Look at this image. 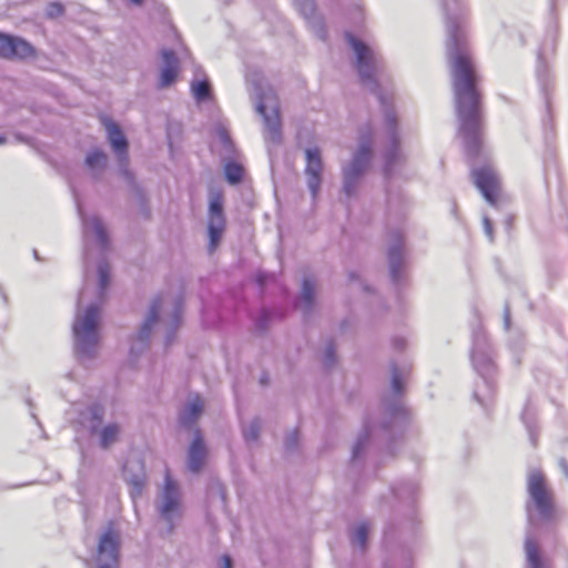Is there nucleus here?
Wrapping results in <instances>:
<instances>
[{
  "label": "nucleus",
  "instance_id": "49",
  "mask_svg": "<svg viewBox=\"0 0 568 568\" xmlns=\"http://www.w3.org/2000/svg\"><path fill=\"white\" fill-rule=\"evenodd\" d=\"M267 381H268L267 376H266V375H264V376H262V377H261V381H260V382H261V384H263V385H264V384H266V383H267Z\"/></svg>",
  "mask_w": 568,
  "mask_h": 568
},
{
  "label": "nucleus",
  "instance_id": "53",
  "mask_svg": "<svg viewBox=\"0 0 568 568\" xmlns=\"http://www.w3.org/2000/svg\"><path fill=\"white\" fill-rule=\"evenodd\" d=\"M363 290H364V291H366V292H368V291H369V287H368L367 285H364V286H363Z\"/></svg>",
  "mask_w": 568,
  "mask_h": 568
},
{
  "label": "nucleus",
  "instance_id": "27",
  "mask_svg": "<svg viewBox=\"0 0 568 568\" xmlns=\"http://www.w3.org/2000/svg\"><path fill=\"white\" fill-rule=\"evenodd\" d=\"M525 554L527 568H550L542 559L539 547L535 541L534 534L530 529L527 531L525 540Z\"/></svg>",
  "mask_w": 568,
  "mask_h": 568
},
{
  "label": "nucleus",
  "instance_id": "41",
  "mask_svg": "<svg viewBox=\"0 0 568 568\" xmlns=\"http://www.w3.org/2000/svg\"><path fill=\"white\" fill-rule=\"evenodd\" d=\"M392 343L396 349H403L406 345L405 338L399 336L394 337Z\"/></svg>",
  "mask_w": 568,
  "mask_h": 568
},
{
  "label": "nucleus",
  "instance_id": "39",
  "mask_svg": "<svg viewBox=\"0 0 568 568\" xmlns=\"http://www.w3.org/2000/svg\"><path fill=\"white\" fill-rule=\"evenodd\" d=\"M220 568H233V560L229 555H223L219 562Z\"/></svg>",
  "mask_w": 568,
  "mask_h": 568
},
{
  "label": "nucleus",
  "instance_id": "52",
  "mask_svg": "<svg viewBox=\"0 0 568 568\" xmlns=\"http://www.w3.org/2000/svg\"><path fill=\"white\" fill-rule=\"evenodd\" d=\"M33 254H34V257H36L37 260H40V257H39V255H38V252H37L36 250L33 251Z\"/></svg>",
  "mask_w": 568,
  "mask_h": 568
},
{
  "label": "nucleus",
  "instance_id": "7",
  "mask_svg": "<svg viewBox=\"0 0 568 568\" xmlns=\"http://www.w3.org/2000/svg\"><path fill=\"white\" fill-rule=\"evenodd\" d=\"M474 369L481 378V384H477L474 390V398L483 406L487 407L495 397V373L494 352L488 343L486 333L481 329L473 332V349L470 354Z\"/></svg>",
  "mask_w": 568,
  "mask_h": 568
},
{
  "label": "nucleus",
  "instance_id": "23",
  "mask_svg": "<svg viewBox=\"0 0 568 568\" xmlns=\"http://www.w3.org/2000/svg\"><path fill=\"white\" fill-rule=\"evenodd\" d=\"M206 455L207 450L202 434L199 429H195L193 440L187 449V469L193 474L200 473Z\"/></svg>",
  "mask_w": 568,
  "mask_h": 568
},
{
  "label": "nucleus",
  "instance_id": "36",
  "mask_svg": "<svg viewBox=\"0 0 568 568\" xmlns=\"http://www.w3.org/2000/svg\"><path fill=\"white\" fill-rule=\"evenodd\" d=\"M298 445V433L297 430H292L285 437L284 446L286 452H293L296 449Z\"/></svg>",
  "mask_w": 568,
  "mask_h": 568
},
{
  "label": "nucleus",
  "instance_id": "51",
  "mask_svg": "<svg viewBox=\"0 0 568 568\" xmlns=\"http://www.w3.org/2000/svg\"><path fill=\"white\" fill-rule=\"evenodd\" d=\"M456 211H457V207H456V204L454 203V204H453L452 212H453L454 214H456Z\"/></svg>",
  "mask_w": 568,
  "mask_h": 568
},
{
  "label": "nucleus",
  "instance_id": "12",
  "mask_svg": "<svg viewBox=\"0 0 568 568\" xmlns=\"http://www.w3.org/2000/svg\"><path fill=\"white\" fill-rule=\"evenodd\" d=\"M103 124L105 126L111 148L118 156L120 175L126 181V183L130 186L136 189L134 175L132 171L129 169L126 138L124 136L121 128L112 120L104 119Z\"/></svg>",
  "mask_w": 568,
  "mask_h": 568
},
{
  "label": "nucleus",
  "instance_id": "22",
  "mask_svg": "<svg viewBox=\"0 0 568 568\" xmlns=\"http://www.w3.org/2000/svg\"><path fill=\"white\" fill-rule=\"evenodd\" d=\"M294 3L314 34L321 39H326V30L323 18L316 13L314 0H294Z\"/></svg>",
  "mask_w": 568,
  "mask_h": 568
},
{
  "label": "nucleus",
  "instance_id": "15",
  "mask_svg": "<svg viewBox=\"0 0 568 568\" xmlns=\"http://www.w3.org/2000/svg\"><path fill=\"white\" fill-rule=\"evenodd\" d=\"M387 260L390 280L394 285L399 286L405 277L404 236L399 230L392 231L389 233Z\"/></svg>",
  "mask_w": 568,
  "mask_h": 568
},
{
  "label": "nucleus",
  "instance_id": "45",
  "mask_svg": "<svg viewBox=\"0 0 568 568\" xmlns=\"http://www.w3.org/2000/svg\"><path fill=\"white\" fill-rule=\"evenodd\" d=\"M266 277H267V275H266V274H264V273H258V274H257V276H256V281H257V283L262 286V285H264V284H265V282H266Z\"/></svg>",
  "mask_w": 568,
  "mask_h": 568
},
{
  "label": "nucleus",
  "instance_id": "16",
  "mask_svg": "<svg viewBox=\"0 0 568 568\" xmlns=\"http://www.w3.org/2000/svg\"><path fill=\"white\" fill-rule=\"evenodd\" d=\"M120 537L111 527L99 538L95 562L98 568H119Z\"/></svg>",
  "mask_w": 568,
  "mask_h": 568
},
{
  "label": "nucleus",
  "instance_id": "48",
  "mask_svg": "<svg viewBox=\"0 0 568 568\" xmlns=\"http://www.w3.org/2000/svg\"><path fill=\"white\" fill-rule=\"evenodd\" d=\"M557 1H558V0H550V7H551V10H552V11H554V10H555V8H556Z\"/></svg>",
  "mask_w": 568,
  "mask_h": 568
},
{
  "label": "nucleus",
  "instance_id": "2",
  "mask_svg": "<svg viewBox=\"0 0 568 568\" xmlns=\"http://www.w3.org/2000/svg\"><path fill=\"white\" fill-rule=\"evenodd\" d=\"M77 210L82 224L84 284L78 295L72 333L75 357L87 363L98 355L100 306L110 283V266L104 255L111 243L99 216H85L78 200Z\"/></svg>",
  "mask_w": 568,
  "mask_h": 568
},
{
  "label": "nucleus",
  "instance_id": "35",
  "mask_svg": "<svg viewBox=\"0 0 568 568\" xmlns=\"http://www.w3.org/2000/svg\"><path fill=\"white\" fill-rule=\"evenodd\" d=\"M64 13V8L59 2H51L45 9V14L50 19L61 17Z\"/></svg>",
  "mask_w": 568,
  "mask_h": 568
},
{
  "label": "nucleus",
  "instance_id": "40",
  "mask_svg": "<svg viewBox=\"0 0 568 568\" xmlns=\"http://www.w3.org/2000/svg\"><path fill=\"white\" fill-rule=\"evenodd\" d=\"M504 326L505 329H509L510 327V310L508 304L505 305L504 310Z\"/></svg>",
  "mask_w": 568,
  "mask_h": 568
},
{
  "label": "nucleus",
  "instance_id": "43",
  "mask_svg": "<svg viewBox=\"0 0 568 568\" xmlns=\"http://www.w3.org/2000/svg\"><path fill=\"white\" fill-rule=\"evenodd\" d=\"M559 467L564 475L568 478V463L565 458L559 459Z\"/></svg>",
  "mask_w": 568,
  "mask_h": 568
},
{
  "label": "nucleus",
  "instance_id": "33",
  "mask_svg": "<svg viewBox=\"0 0 568 568\" xmlns=\"http://www.w3.org/2000/svg\"><path fill=\"white\" fill-rule=\"evenodd\" d=\"M261 427H262L261 419L258 417L253 418L248 423V425H244L242 427V433H243L244 439L247 443L248 442H256L258 439V436H260Z\"/></svg>",
  "mask_w": 568,
  "mask_h": 568
},
{
  "label": "nucleus",
  "instance_id": "6",
  "mask_svg": "<svg viewBox=\"0 0 568 568\" xmlns=\"http://www.w3.org/2000/svg\"><path fill=\"white\" fill-rule=\"evenodd\" d=\"M418 485L414 480H400L392 487V494L396 501V518L387 524L384 531L385 541H390L397 534H414L417 528V514L415 501L418 495Z\"/></svg>",
  "mask_w": 568,
  "mask_h": 568
},
{
  "label": "nucleus",
  "instance_id": "14",
  "mask_svg": "<svg viewBox=\"0 0 568 568\" xmlns=\"http://www.w3.org/2000/svg\"><path fill=\"white\" fill-rule=\"evenodd\" d=\"M270 100L267 95H261L256 104V111L263 116L266 142L280 145L282 143L280 108L276 101L268 103Z\"/></svg>",
  "mask_w": 568,
  "mask_h": 568
},
{
  "label": "nucleus",
  "instance_id": "34",
  "mask_svg": "<svg viewBox=\"0 0 568 568\" xmlns=\"http://www.w3.org/2000/svg\"><path fill=\"white\" fill-rule=\"evenodd\" d=\"M335 363H336L335 346H334V343L331 341L327 343V345L325 346V349H324L323 365L326 368H331L335 365Z\"/></svg>",
  "mask_w": 568,
  "mask_h": 568
},
{
  "label": "nucleus",
  "instance_id": "29",
  "mask_svg": "<svg viewBox=\"0 0 568 568\" xmlns=\"http://www.w3.org/2000/svg\"><path fill=\"white\" fill-rule=\"evenodd\" d=\"M314 303V284L312 280L304 278L302 284V292L298 296L295 307L300 308L304 312V314H308L312 311Z\"/></svg>",
  "mask_w": 568,
  "mask_h": 568
},
{
  "label": "nucleus",
  "instance_id": "42",
  "mask_svg": "<svg viewBox=\"0 0 568 568\" xmlns=\"http://www.w3.org/2000/svg\"><path fill=\"white\" fill-rule=\"evenodd\" d=\"M210 489H216V491L221 495L222 499H224L225 491L223 485L220 481L212 483Z\"/></svg>",
  "mask_w": 568,
  "mask_h": 568
},
{
  "label": "nucleus",
  "instance_id": "38",
  "mask_svg": "<svg viewBox=\"0 0 568 568\" xmlns=\"http://www.w3.org/2000/svg\"><path fill=\"white\" fill-rule=\"evenodd\" d=\"M270 320H271V313L267 310H263L261 317L258 320V323H257L258 328L264 329Z\"/></svg>",
  "mask_w": 568,
  "mask_h": 568
},
{
  "label": "nucleus",
  "instance_id": "46",
  "mask_svg": "<svg viewBox=\"0 0 568 568\" xmlns=\"http://www.w3.org/2000/svg\"><path fill=\"white\" fill-rule=\"evenodd\" d=\"M348 277H349L351 281H355V280L359 278L358 275L355 272H349Z\"/></svg>",
  "mask_w": 568,
  "mask_h": 568
},
{
  "label": "nucleus",
  "instance_id": "44",
  "mask_svg": "<svg viewBox=\"0 0 568 568\" xmlns=\"http://www.w3.org/2000/svg\"><path fill=\"white\" fill-rule=\"evenodd\" d=\"M220 140L221 142L224 144V145H227L231 143V140H230V136L227 135V133L225 131H222L220 133Z\"/></svg>",
  "mask_w": 568,
  "mask_h": 568
},
{
  "label": "nucleus",
  "instance_id": "17",
  "mask_svg": "<svg viewBox=\"0 0 568 568\" xmlns=\"http://www.w3.org/2000/svg\"><path fill=\"white\" fill-rule=\"evenodd\" d=\"M474 183L485 200L494 207H498L499 176L496 170L486 164L471 170Z\"/></svg>",
  "mask_w": 568,
  "mask_h": 568
},
{
  "label": "nucleus",
  "instance_id": "18",
  "mask_svg": "<svg viewBox=\"0 0 568 568\" xmlns=\"http://www.w3.org/2000/svg\"><path fill=\"white\" fill-rule=\"evenodd\" d=\"M556 45V37L555 34L551 36L550 42H549V36L545 39L542 44L540 45L538 50V63L536 68V75L539 83L540 91L544 94L545 98V104L547 112H550V100H549V89L551 87L552 78L549 70L548 64L546 63V55L549 52V50L554 51Z\"/></svg>",
  "mask_w": 568,
  "mask_h": 568
},
{
  "label": "nucleus",
  "instance_id": "28",
  "mask_svg": "<svg viewBox=\"0 0 568 568\" xmlns=\"http://www.w3.org/2000/svg\"><path fill=\"white\" fill-rule=\"evenodd\" d=\"M203 73L200 67L194 70V79L191 82V91L194 99L197 102L206 101L211 98V84L206 78L199 79V75Z\"/></svg>",
  "mask_w": 568,
  "mask_h": 568
},
{
  "label": "nucleus",
  "instance_id": "1",
  "mask_svg": "<svg viewBox=\"0 0 568 568\" xmlns=\"http://www.w3.org/2000/svg\"><path fill=\"white\" fill-rule=\"evenodd\" d=\"M446 32V59L450 70L458 134L468 158L481 149V94L468 42V10L465 0H440Z\"/></svg>",
  "mask_w": 568,
  "mask_h": 568
},
{
  "label": "nucleus",
  "instance_id": "32",
  "mask_svg": "<svg viewBox=\"0 0 568 568\" xmlns=\"http://www.w3.org/2000/svg\"><path fill=\"white\" fill-rule=\"evenodd\" d=\"M368 536V526L362 523L351 531V541L354 547H358L364 551Z\"/></svg>",
  "mask_w": 568,
  "mask_h": 568
},
{
  "label": "nucleus",
  "instance_id": "31",
  "mask_svg": "<svg viewBox=\"0 0 568 568\" xmlns=\"http://www.w3.org/2000/svg\"><path fill=\"white\" fill-rule=\"evenodd\" d=\"M224 174H225L226 181L230 184L235 185L242 181L243 174H244V169L241 164H239L234 161H230L224 165Z\"/></svg>",
  "mask_w": 568,
  "mask_h": 568
},
{
  "label": "nucleus",
  "instance_id": "3",
  "mask_svg": "<svg viewBox=\"0 0 568 568\" xmlns=\"http://www.w3.org/2000/svg\"><path fill=\"white\" fill-rule=\"evenodd\" d=\"M345 38L356 55V69L361 82L377 95L383 108L387 135V146L384 152V174L387 179H390L396 170L404 163L405 156L399 146L395 112L388 103L387 98L379 92L376 81V75L382 69V61L374 50L351 32H346Z\"/></svg>",
  "mask_w": 568,
  "mask_h": 568
},
{
  "label": "nucleus",
  "instance_id": "37",
  "mask_svg": "<svg viewBox=\"0 0 568 568\" xmlns=\"http://www.w3.org/2000/svg\"><path fill=\"white\" fill-rule=\"evenodd\" d=\"M484 231L485 234L489 237L490 242L494 241V229L493 223L488 216L483 217Z\"/></svg>",
  "mask_w": 568,
  "mask_h": 568
},
{
  "label": "nucleus",
  "instance_id": "13",
  "mask_svg": "<svg viewBox=\"0 0 568 568\" xmlns=\"http://www.w3.org/2000/svg\"><path fill=\"white\" fill-rule=\"evenodd\" d=\"M226 219L223 209V195L219 192L210 195L207 212V251L212 254L219 246L225 232Z\"/></svg>",
  "mask_w": 568,
  "mask_h": 568
},
{
  "label": "nucleus",
  "instance_id": "25",
  "mask_svg": "<svg viewBox=\"0 0 568 568\" xmlns=\"http://www.w3.org/2000/svg\"><path fill=\"white\" fill-rule=\"evenodd\" d=\"M84 166L91 179L99 181L108 166V155L101 149L94 148L87 153Z\"/></svg>",
  "mask_w": 568,
  "mask_h": 568
},
{
  "label": "nucleus",
  "instance_id": "26",
  "mask_svg": "<svg viewBox=\"0 0 568 568\" xmlns=\"http://www.w3.org/2000/svg\"><path fill=\"white\" fill-rule=\"evenodd\" d=\"M203 412V402L200 396H195L193 400L187 403L179 414V424L186 428L191 429L197 422L199 417Z\"/></svg>",
  "mask_w": 568,
  "mask_h": 568
},
{
  "label": "nucleus",
  "instance_id": "5",
  "mask_svg": "<svg viewBox=\"0 0 568 568\" xmlns=\"http://www.w3.org/2000/svg\"><path fill=\"white\" fill-rule=\"evenodd\" d=\"M168 303H170L172 308L168 317L163 318V323L166 325L165 345H170L172 343L174 334L181 325L183 297L181 295L175 297L159 295L151 302L145 320L138 333L131 339V356L138 357L149 347L152 329L159 322L163 306Z\"/></svg>",
  "mask_w": 568,
  "mask_h": 568
},
{
  "label": "nucleus",
  "instance_id": "19",
  "mask_svg": "<svg viewBox=\"0 0 568 568\" xmlns=\"http://www.w3.org/2000/svg\"><path fill=\"white\" fill-rule=\"evenodd\" d=\"M305 175L307 187L315 200L322 185L323 161L318 148H307L305 150Z\"/></svg>",
  "mask_w": 568,
  "mask_h": 568
},
{
  "label": "nucleus",
  "instance_id": "11",
  "mask_svg": "<svg viewBox=\"0 0 568 568\" xmlns=\"http://www.w3.org/2000/svg\"><path fill=\"white\" fill-rule=\"evenodd\" d=\"M372 160L371 141L361 142L351 162L343 166V191L346 196L355 195L359 181Z\"/></svg>",
  "mask_w": 568,
  "mask_h": 568
},
{
  "label": "nucleus",
  "instance_id": "10",
  "mask_svg": "<svg viewBox=\"0 0 568 568\" xmlns=\"http://www.w3.org/2000/svg\"><path fill=\"white\" fill-rule=\"evenodd\" d=\"M104 417V408L100 404H91L80 413L81 424L91 435H99V445L102 449L111 447L119 438L121 427L118 423H110L101 427Z\"/></svg>",
  "mask_w": 568,
  "mask_h": 568
},
{
  "label": "nucleus",
  "instance_id": "47",
  "mask_svg": "<svg viewBox=\"0 0 568 568\" xmlns=\"http://www.w3.org/2000/svg\"><path fill=\"white\" fill-rule=\"evenodd\" d=\"M144 0H130L134 6H142Z\"/></svg>",
  "mask_w": 568,
  "mask_h": 568
},
{
  "label": "nucleus",
  "instance_id": "20",
  "mask_svg": "<svg viewBox=\"0 0 568 568\" xmlns=\"http://www.w3.org/2000/svg\"><path fill=\"white\" fill-rule=\"evenodd\" d=\"M34 54L33 47L26 40L0 33V58L26 59Z\"/></svg>",
  "mask_w": 568,
  "mask_h": 568
},
{
  "label": "nucleus",
  "instance_id": "24",
  "mask_svg": "<svg viewBox=\"0 0 568 568\" xmlns=\"http://www.w3.org/2000/svg\"><path fill=\"white\" fill-rule=\"evenodd\" d=\"M163 59V67L161 69L159 88L164 89L170 87L176 79L179 71V59L173 50L163 49L161 51Z\"/></svg>",
  "mask_w": 568,
  "mask_h": 568
},
{
  "label": "nucleus",
  "instance_id": "21",
  "mask_svg": "<svg viewBox=\"0 0 568 568\" xmlns=\"http://www.w3.org/2000/svg\"><path fill=\"white\" fill-rule=\"evenodd\" d=\"M124 480L130 485V495L133 500L140 498L143 494L146 474L141 462H128L123 466Z\"/></svg>",
  "mask_w": 568,
  "mask_h": 568
},
{
  "label": "nucleus",
  "instance_id": "30",
  "mask_svg": "<svg viewBox=\"0 0 568 568\" xmlns=\"http://www.w3.org/2000/svg\"><path fill=\"white\" fill-rule=\"evenodd\" d=\"M535 417H536V410L534 407H531L530 403L528 402L521 413V420L526 426V429L529 435L530 443L532 446L537 445V434L535 430Z\"/></svg>",
  "mask_w": 568,
  "mask_h": 568
},
{
  "label": "nucleus",
  "instance_id": "9",
  "mask_svg": "<svg viewBox=\"0 0 568 568\" xmlns=\"http://www.w3.org/2000/svg\"><path fill=\"white\" fill-rule=\"evenodd\" d=\"M154 505L160 518L168 525L169 532H172L183 515V501L181 488L169 470L165 471L164 484L156 494Z\"/></svg>",
  "mask_w": 568,
  "mask_h": 568
},
{
  "label": "nucleus",
  "instance_id": "8",
  "mask_svg": "<svg viewBox=\"0 0 568 568\" xmlns=\"http://www.w3.org/2000/svg\"><path fill=\"white\" fill-rule=\"evenodd\" d=\"M528 500L526 511L529 527L536 521L534 510L541 521H549L554 517L552 495L547 487L545 476L539 469H530L527 477Z\"/></svg>",
  "mask_w": 568,
  "mask_h": 568
},
{
  "label": "nucleus",
  "instance_id": "50",
  "mask_svg": "<svg viewBox=\"0 0 568 568\" xmlns=\"http://www.w3.org/2000/svg\"><path fill=\"white\" fill-rule=\"evenodd\" d=\"M7 138L4 135H0V144L6 143Z\"/></svg>",
  "mask_w": 568,
  "mask_h": 568
},
{
  "label": "nucleus",
  "instance_id": "4",
  "mask_svg": "<svg viewBox=\"0 0 568 568\" xmlns=\"http://www.w3.org/2000/svg\"><path fill=\"white\" fill-rule=\"evenodd\" d=\"M390 371L393 396L386 397L383 400L385 418L381 424H375L371 418L365 419L363 433L358 435L352 449L353 463L362 458L363 452L371 439L381 438L385 440L387 454L390 456L395 455L393 443L395 432L404 426L408 414L399 397L404 392L403 373L395 363L392 364Z\"/></svg>",
  "mask_w": 568,
  "mask_h": 568
}]
</instances>
